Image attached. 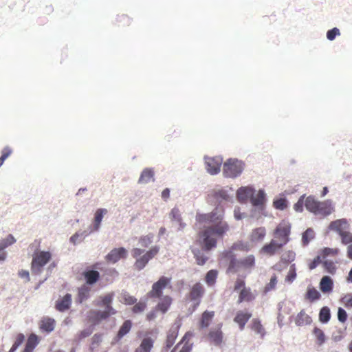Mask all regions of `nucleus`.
<instances>
[{
    "label": "nucleus",
    "mask_w": 352,
    "mask_h": 352,
    "mask_svg": "<svg viewBox=\"0 0 352 352\" xmlns=\"http://www.w3.org/2000/svg\"><path fill=\"white\" fill-rule=\"evenodd\" d=\"M295 324L297 326H304L310 324L312 322L311 318L305 312L304 309L301 310L295 318Z\"/></svg>",
    "instance_id": "27"
},
{
    "label": "nucleus",
    "mask_w": 352,
    "mask_h": 352,
    "mask_svg": "<svg viewBox=\"0 0 352 352\" xmlns=\"http://www.w3.org/2000/svg\"><path fill=\"white\" fill-rule=\"evenodd\" d=\"M320 294L314 287H309L306 293V298L313 302L320 298Z\"/></svg>",
    "instance_id": "44"
},
{
    "label": "nucleus",
    "mask_w": 352,
    "mask_h": 352,
    "mask_svg": "<svg viewBox=\"0 0 352 352\" xmlns=\"http://www.w3.org/2000/svg\"><path fill=\"white\" fill-rule=\"evenodd\" d=\"M154 170L151 168H144L140 174L138 179L139 184H147L151 181H154Z\"/></svg>",
    "instance_id": "29"
},
{
    "label": "nucleus",
    "mask_w": 352,
    "mask_h": 352,
    "mask_svg": "<svg viewBox=\"0 0 352 352\" xmlns=\"http://www.w3.org/2000/svg\"><path fill=\"white\" fill-rule=\"evenodd\" d=\"M55 320L49 318L43 317L39 322V328L41 331L50 333L52 332L55 327Z\"/></svg>",
    "instance_id": "22"
},
{
    "label": "nucleus",
    "mask_w": 352,
    "mask_h": 352,
    "mask_svg": "<svg viewBox=\"0 0 352 352\" xmlns=\"http://www.w3.org/2000/svg\"><path fill=\"white\" fill-rule=\"evenodd\" d=\"M319 204V201L316 199L313 196H309L305 201V206L310 212L314 213L316 207Z\"/></svg>",
    "instance_id": "38"
},
{
    "label": "nucleus",
    "mask_w": 352,
    "mask_h": 352,
    "mask_svg": "<svg viewBox=\"0 0 352 352\" xmlns=\"http://www.w3.org/2000/svg\"><path fill=\"white\" fill-rule=\"evenodd\" d=\"M347 314L346 312V311L340 307L338 308V320L342 323L345 322L347 320Z\"/></svg>",
    "instance_id": "63"
},
{
    "label": "nucleus",
    "mask_w": 352,
    "mask_h": 352,
    "mask_svg": "<svg viewBox=\"0 0 352 352\" xmlns=\"http://www.w3.org/2000/svg\"><path fill=\"white\" fill-rule=\"evenodd\" d=\"M107 213V210L104 208L98 209L95 213L94 227V230H98L100 228V223L104 214Z\"/></svg>",
    "instance_id": "39"
},
{
    "label": "nucleus",
    "mask_w": 352,
    "mask_h": 352,
    "mask_svg": "<svg viewBox=\"0 0 352 352\" xmlns=\"http://www.w3.org/2000/svg\"><path fill=\"white\" fill-rule=\"evenodd\" d=\"M171 278L166 276H161L159 280L154 283L152 289L148 292V296L151 298H160L162 297L163 290L170 286Z\"/></svg>",
    "instance_id": "8"
},
{
    "label": "nucleus",
    "mask_w": 352,
    "mask_h": 352,
    "mask_svg": "<svg viewBox=\"0 0 352 352\" xmlns=\"http://www.w3.org/2000/svg\"><path fill=\"white\" fill-rule=\"evenodd\" d=\"M323 266L325 269V270L331 274H333L336 273V267L335 265V263L331 261H325L322 263Z\"/></svg>",
    "instance_id": "58"
},
{
    "label": "nucleus",
    "mask_w": 352,
    "mask_h": 352,
    "mask_svg": "<svg viewBox=\"0 0 352 352\" xmlns=\"http://www.w3.org/2000/svg\"><path fill=\"white\" fill-rule=\"evenodd\" d=\"M334 210V208L332 204V201L327 199L324 201H319V204L316 207L314 212V214L320 215L322 217H325L331 214Z\"/></svg>",
    "instance_id": "13"
},
{
    "label": "nucleus",
    "mask_w": 352,
    "mask_h": 352,
    "mask_svg": "<svg viewBox=\"0 0 352 352\" xmlns=\"http://www.w3.org/2000/svg\"><path fill=\"white\" fill-rule=\"evenodd\" d=\"M222 258L228 263V272L236 273L241 269L240 259L236 258V255L231 250H226L222 253Z\"/></svg>",
    "instance_id": "10"
},
{
    "label": "nucleus",
    "mask_w": 352,
    "mask_h": 352,
    "mask_svg": "<svg viewBox=\"0 0 352 352\" xmlns=\"http://www.w3.org/2000/svg\"><path fill=\"white\" fill-rule=\"evenodd\" d=\"M349 225L345 219H337L331 221L329 226L331 230L336 231L339 235L349 229Z\"/></svg>",
    "instance_id": "18"
},
{
    "label": "nucleus",
    "mask_w": 352,
    "mask_h": 352,
    "mask_svg": "<svg viewBox=\"0 0 352 352\" xmlns=\"http://www.w3.org/2000/svg\"><path fill=\"white\" fill-rule=\"evenodd\" d=\"M25 340V336L23 333H18L16 336L15 340L10 349L9 352H14L19 346L22 344V343Z\"/></svg>",
    "instance_id": "49"
},
{
    "label": "nucleus",
    "mask_w": 352,
    "mask_h": 352,
    "mask_svg": "<svg viewBox=\"0 0 352 352\" xmlns=\"http://www.w3.org/2000/svg\"><path fill=\"white\" fill-rule=\"evenodd\" d=\"M38 344V339L36 335L32 333L28 338L25 349L23 352H33Z\"/></svg>",
    "instance_id": "36"
},
{
    "label": "nucleus",
    "mask_w": 352,
    "mask_h": 352,
    "mask_svg": "<svg viewBox=\"0 0 352 352\" xmlns=\"http://www.w3.org/2000/svg\"><path fill=\"white\" fill-rule=\"evenodd\" d=\"M229 250H231L232 252L234 250L247 252L249 250V246L247 243L239 241L233 243Z\"/></svg>",
    "instance_id": "46"
},
{
    "label": "nucleus",
    "mask_w": 352,
    "mask_h": 352,
    "mask_svg": "<svg viewBox=\"0 0 352 352\" xmlns=\"http://www.w3.org/2000/svg\"><path fill=\"white\" fill-rule=\"evenodd\" d=\"M314 333L317 339V343L318 345H322L325 342V336L324 332L317 327L314 330Z\"/></svg>",
    "instance_id": "56"
},
{
    "label": "nucleus",
    "mask_w": 352,
    "mask_h": 352,
    "mask_svg": "<svg viewBox=\"0 0 352 352\" xmlns=\"http://www.w3.org/2000/svg\"><path fill=\"white\" fill-rule=\"evenodd\" d=\"M342 303L346 307H352V294H347L342 298Z\"/></svg>",
    "instance_id": "64"
},
{
    "label": "nucleus",
    "mask_w": 352,
    "mask_h": 352,
    "mask_svg": "<svg viewBox=\"0 0 352 352\" xmlns=\"http://www.w3.org/2000/svg\"><path fill=\"white\" fill-rule=\"evenodd\" d=\"M251 317L252 314L250 312L239 310L236 312L234 321L239 325L240 330L242 331Z\"/></svg>",
    "instance_id": "16"
},
{
    "label": "nucleus",
    "mask_w": 352,
    "mask_h": 352,
    "mask_svg": "<svg viewBox=\"0 0 352 352\" xmlns=\"http://www.w3.org/2000/svg\"><path fill=\"white\" fill-rule=\"evenodd\" d=\"M91 287L87 285H82L78 289L77 302L82 303L87 300L90 296Z\"/></svg>",
    "instance_id": "31"
},
{
    "label": "nucleus",
    "mask_w": 352,
    "mask_h": 352,
    "mask_svg": "<svg viewBox=\"0 0 352 352\" xmlns=\"http://www.w3.org/2000/svg\"><path fill=\"white\" fill-rule=\"evenodd\" d=\"M180 326V324H174L168 330L166 340V347L167 348V350L174 344L175 340L178 336Z\"/></svg>",
    "instance_id": "17"
},
{
    "label": "nucleus",
    "mask_w": 352,
    "mask_h": 352,
    "mask_svg": "<svg viewBox=\"0 0 352 352\" xmlns=\"http://www.w3.org/2000/svg\"><path fill=\"white\" fill-rule=\"evenodd\" d=\"M208 338L210 342L219 346L223 342V332L220 328L210 330L208 333Z\"/></svg>",
    "instance_id": "28"
},
{
    "label": "nucleus",
    "mask_w": 352,
    "mask_h": 352,
    "mask_svg": "<svg viewBox=\"0 0 352 352\" xmlns=\"http://www.w3.org/2000/svg\"><path fill=\"white\" fill-rule=\"evenodd\" d=\"M243 164L236 159H228L223 166V173L226 177L234 178L243 171Z\"/></svg>",
    "instance_id": "6"
},
{
    "label": "nucleus",
    "mask_w": 352,
    "mask_h": 352,
    "mask_svg": "<svg viewBox=\"0 0 352 352\" xmlns=\"http://www.w3.org/2000/svg\"><path fill=\"white\" fill-rule=\"evenodd\" d=\"M206 168L210 175H216L220 171L222 159L219 157H206Z\"/></svg>",
    "instance_id": "12"
},
{
    "label": "nucleus",
    "mask_w": 352,
    "mask_h": 352,
    "mask_svg": "<svg viewBox=\"0 0 352 352\" xmlns=\"http://www.w3.org/2000/svg\"><path fill=\"white\" fill-rule=\"evenodd\" d=\"M333 287V283L329 276H325L322 278L320 283V289L322 292L327 293L331 292Z\"/></svg>",
    "instance_id": "35"
},
{
    "label": "nucleus",
    "mask_w": 352,
    "mask_h": 352,
    "mask_svg": "<svg viewBox=\"0 0 352 352\" xmlns=\"http://www.w3.org/2000/svg\"><path fill=\"white\" fill-rule=\"evenodd\" d=\"M111 316L106 311L91 310L88 312L89 320L94 324H98L100 321L107 319Z\"/></svg>",
    "instance_id": "15"
},
{
    "label": "nucleus",
    "mask_w": 352,
    "mask_h": 352,
    "mask_svg": "<svg viewBox=\"0 0 352 352\" xmlns=\"http://www.w3.org/2000/svg\"><path fill=\"white\" fill-rule=\"evenodd\" d=\"M296 258V252L293 250H285L280 256V261L285 264L293 262Z\"/></svg>",
    "instance_id": "42"
},
{
    "label": "nucleus",
    "mask_w": 352,
    "mask_h": 352,
    "mask_svg": "<svg viewBox=\"0 0 352 352\" xmlns=\"http://www.w3.org/2000/svg\"><path fill=\"white\" fill-rule=\"evenodd\" d=\"M16 241L14 237L12 234H9L6 239L0 240V251L3 250L9 245L14 243Z\"/></svg>",
    "instance_id": "48"
},
{
    "label": "nucleus",
    "mask_w": 352,
    "mask_h": 352,
    "mask_svg": "<svg viewBox=\"0 0 352 352\" xmlns=\"http://www.w3.org/2000/svg\"><path fill=\"white\" fill-rule=\"evenodd\" d=\"M122 302L127 305H134L137 302V298L127 292L122 294Z\"/></svg>",
    "instance_id": "51"
},
{
    "label": "nucleus",
    "mask_w": 352,
    "mask_h": 352,
    "mask_svg": "<svg viewBox=\"0 0 352 352\" xmlns=\"http://www.w3.org/2000/svg\"><path fill=\"white\" fill-rule=\"evenodd\" d=\"M284 246L276 239H272L261 248L260 253L267 256H273L278 254Z\"/></svg>",
    "instance_id": "11"
},
{
    "label": "nucleus",
    "mask_w": 352,
    "mask_h": 352,
    "mask_svg": "<svg viewBox=\"0 0 352 352\" xmlns=\"http://www.w3.org/2000/svg\"><path fill=\"white\" fill-rule=\"evenodd\" d=\"M218 272L215 270L208 271L205 277V281L208 286H213L217 278Z\"/></svg>",
    "instance_id": "43"
},
{
    "label": "nucleus",
    "mask_w": 352,
    "mask_h": 352,
    "mask_svg": "<svg viewBox=\"0 0 352 352\" xmlns=\"http://www.w3.org/2000/svg\"><path fill=\"white\" fill-rule=\"evenodd\" d=\"M339 252L338 248H324L321 251V256L324 258L329 256H336L339 254Z\"/></svg>",
    "instance_id": "54"
},
{
    "label": "nucleus",
    "mask_w": 352,
    "mask_h": 352,
    "mask_svg": "<svg viewBox=\"0 0 352 352\" xmlns=\"http://www.w3.org/2000/svg\"><path fill=\"white\" fill-rule=\"evenodd\" d=\"M101 298V304L97 303L96 305L100 306L102 305L105 307L106 311L109 312L111 315H115L116 314V310L111 306V303L113 298V294H108L104 296H100Z\"/></svg>",
    "instance_id": "20"
},
{
    "label": "nucleus",
    "mask_w": 352,
    "mask_h": 352,
    "mask_svg": "<svg viewBox=\"0 0 352 352\" xmlns=\"http://www.w3.org/2000/svg\"><path fill=\"white\" fill-rule=\"evenodd\" d=\"M224 209L221 206L216 207L212 212L205 214H197L196 221L200 223H211L210 226H217L221 223H228L223 220Z\"/></svg>",
    "instance_id": "3"
},
{
    "label": "nucleus",
    "mask_w": 352,
    "mask_h": 352,
    "mask_svg": "<svg viewBox=\"0 0 352 352\" xmlns=\"http://www.w3.org/2000/svg\"><path fill=\"white\" fill-rule=\"evenodd\" d=\"M278 280H277V276L276 274H274L268 283H267L264 287V292L267 293L276 288V284H277Z\"/></svg>",
    "instance_id": "53"
},
{
    "label": "nucleus",
    "mask_w": 352,
    "mask_h": 352,
    "mask_svg": "<svg viewBox=\"0 0 352 352\" xmlns=\"http://www.w3.org/2000/svg\"><path fill=\"white\" fill-rule=\"evenodd\" d=\"M160 302L156 305L157 310L160 311L162 313L165 314L170 308L173 299L169 296H164L161 297Z\"/></svg>",
    "instance_id": "26"
},
{
    "label": "nucleus",
    "mask_w": 352,
    "mask_h": 352,
    "mask_svg": "<svg viewBox=\"0 0 352 352\" xmlns=\"http://www.w3.org/2000/svg\"><path fill=\"white\" fill-rule=\"evenodd\" d=\"M241 269L251 270L255 267L256 260L253 254H250L240 259Z\"/></svg>",
    "instance_id": "32"
},
{
    "label": "nucleus",
    "mask_w": 352,
    "mask_h": 352,
    "mask_svg": "<svg viewBox=\"0 0 352 352\" xmlns=\"http://www.w3.org/2000/svg\"><path fill=\"white\" fill-rule=\"evenodd\" d=\"M266 229L265 227H258L252 230L249 239L252 243L262 242L266 236Z\"/></svg>",
    "instance_id": "19"
},
{
    "label": "nucleus",
    "mask_w": 352,
    "mask_h": 352,
    "mask_svg": "<svg viewBox=\"0 0 352 352\" xmlns=\"http://www.w3.org/2000/svg\"><path fill=\"white\" fill-rule=\"evenodd\" d=\"M250 329L256 333L260 335L261 338H263L265 335V330L261 322L258 318H254L250 326Z\"/></svg>",
    "instance_id": "34"
},
{
    "label": "nucleus",
    "mask_w": 352,
    "mask_h": 352,
    "mask_svg": "<svg viewBox=\"0 0 352 352\" xmlns=\"http://www.w3.org/2000/svg\"><path fill=\"white\" fill-rule=\"evenodd\" d=\"M194 254L196 258L197 263L199 265H203L208 259V258L199 251H197V252H195Z\"/></svg>",
    "instance_id": "62"
},
{
    "label": "nucleus",
    "mask_w": 352,
    "mask_h": 352,
    "mask_svg": "<svg viewBox=\"0 0 352 352\" xmlns=\"http://www.w3.org/2000/svg\"><path fill=\"white\" fill-rule=\"evenodd\" d=\"M102 341V334L101 333H96L91 338V344L90 346V349L91 351L94 350L96 348L100 346V343Z\"/></svg>",
    "instance_id": "52"
},
{
    "label": "nucleus",
    "mask_w": 352,
    "mask_h": 352,
    "mask_svg": "<svg viewBox=\"0 0 352 352\" xmlns=\"http://www.w3.org/2000/svg\"><path fill=\"white\" fill-rule=\"evenodd\" d=\"M291 226L289 223L282 221L280 223L273 232L274 239L285 245L290 241Z\"/></svg>",
    "instance_id": "7"
},
{
    "label": "nucleus",
    "mask_w": 352,
    "mask_h": 352,
    "mask_svg": "<svg viewBox=\"0 0 352 352\" xmlns=\"http://www.w3.org/2000/svg\"><path fill=\"white\" fill-rule=\"evenodd\" d=\"M274 208L278 210H284L287 208V201L285 199L280 198L274 201Z\"/></svg>",
    "instance_id": "61"
},
{
    "label": "nucleus",
    "mask_w": 352,
    "mask_h": 352,
    "mask_svg": "<svg viewBox=\"0 0 352 352\" xmlns=\"http://www.w3.org/2000/svg\"><path fill=\"white\" fill-rule=\"evenodd\" d=\"M72 304V295L67 294L56 302L55 308L61 312L69 309Z\"/></svg>",
    "instance_id": "23"
},
{
    "label": "nucleus",
    "mask_w": 352,
    "mask_h": 352,
    "mask_svg": "<svg viewBox=\"0 0 352 352\" xmlns=\"http://www.w3.org/2000/svg\"><path fill=\"white\" fill-rule=\"evenodd\" d=\"M131 327H132L131 321L129 320H125L123 322V324H122V326L120 327V328L118 332V334H117L118 338L120 339L123 336H124L126 334H127L130 331Z\"/></svg>",
    "instance_id": "41"
},
{
    "label": "nucleus",
    "mask_w": 352,
    "mask_h": 352,
    "mask_svg": "<svg viewBox=\"0 0 352 352\" xmlns=\"http://www.w3.org/2000/svg\"><path fill=\"white\" fill-rule=\"evenodd\" d=\"M147 307V303L144 301H139L135 302L131 308V311L134 314L143 313Z\"/></svg>",
    "instance_id": "45"
},
{
    "label": "nucleus",
    "mask_w": 352,
    "mask_h": 352,
    "mask_svg": "<svg viewBox=\"0 0 352 352\" xmlns=\"http://www.w3.org/2000/svg\"><path fill=\"white\" fill-rule=\"evenodd\" d=\"M331 318L330 309L327 307H323L319 314V319L323 322L326 323L329 322Z\"/></svg>",
    "instance_id": "47"
},
{
    "label": "nucleus",
    "mask_w": 352,
    "mask_h": 352,
    "mask_svg": "<svg viewBox=\"0 0 352 352\" xmlns=\"http://www.w3.org/2000/svg\"><path fill=\"white\" fill-rule=\"evenodd\" d=\"M127 256V250L124 248H114L106 255L107 262L116 263L122 258H125Z\"/></svg>",
    "instance_id": "14"
},
{
    "label": "nucleus",
    "mask_w": 352,
    "mask_h": 352,
    "mask_svg": "<svg viewBox=\"0 0 352 352\" xmlns=\"http://www.w3.org/2000/svg\"><path fill=\"white\" fill-rule=\"evenodd\" d=\"M160 248L155 245L146 251L142 256H140L144 252V250L138 248H133L132 256L136 259L134 263L135 268L138 270L144 269L148 261L158 254Z\"/></svg>",
    "instance_id": "2"
},
{
    "label": "nucleus",
    "mask_w": 352,
    "mask_h": 352,
    "mask_svg": "<svg viewBox=\"0 0 352 352\" xmlns=\"http://www.w3.org/2000/svg\"><path fill=\"white\" fill-rule=\"evenodd\" d=\"M234 290L235 292L239 291L238 303L251 302L256 298V295L252 292L251 288L245 287V282L241 278H236Z\"/></svg>",
    "instance_id": "5"
},
{
    "label": "nucleus",
    "mask_w": 352,
    "mask_h": 352,
    "mask_svg": "<svg viewBox=\"0 0 352 352\" xmlns=\"http://www.w3.org/2000/svg\"><path fill=\"white\" fill-rule=\"evenodd\" d=\"M153 344L154 340L151 338H144L135 352H151L153 347Z\"/></svg>",
    "instance_id": "30"
},
{
    "label": "nucleus",
    "mask_w": 352,
    "mask_h": 352,
    "mask_svg": "<svg viewBox=\"0 0 352 352\" xmlns=\"http://www.w3.org/2000/svg\"><path fill=\"white\" fill-rule=\"evenodd\" d=\"M153 234H148L147 235L142 236L139 239V243L141 246L144 248H147L149 245H151L153 242Z\"/></svg>",
    "instance_id": "50"
},
{
    "label": "nucleus",
    "mask_w": 352,
    "mask_h": 352,
    "mask_svg": "<svg viewBox=\"0 0 352 352\" xmlns=\"http://www.w3.org/2000/svg\"><path fill=\"white\" fill-rule=\"evenodd\" d=\"M82 275L88 285L96 283L100 278V274L96 270H86L82 273Z\"/></svg>",
    "instance_id": "33"
},
{
    "label": "nucleus",
    "mask_w": 352,
    "mask_h": 352,
    "mask_svg": "<svg viewBox=\"0 0 352 352\" xmlns=\"http://www.w3.org/2000/svg\"><path fill=\"white\" fill-rule=\"evenodd\" d=\"M250 198L252 205L255 206H263L265 201V195L263 190H260L256 195L253 193Z\"/></svg>",
    "instance_id": "37"
},
{
    "label": "nucleus",
    "mask_w": 352,
    "mask_h": 352,
    "mask_svg": "<svg viewBox=\"0 0 352 352\" xmlns=\"http://www.w3.org/2000/svg\"><path fill=\"white\" fill-rule=\"evenodd\" d=\"M12 151L9 146H6L1 151L0 157V167L3 164L5 160L11 155Z\"/></svg>",
    "instance_id": "59"
},
{
    "label": "nucleus",
    "mask_w": 352,
    "mask_h": 352,
    "mask_svg": "<svg viewBox=\"0 0 352 352\" xmlns=\"http://www.w3.org/2000/svg\"><path fill=\"white\" fill-rule=\"evenodd\" d=\"M170 217L172 221H175L179 225V229H183L186 224L182 222L181 213L177 208H173L170 213Z\"/></svg>",
    "instance_id": "40"
},
{
    "label": "nucleus",
    "mask_w": 352,
    "mask_h": 352,
    "mask_svg": "<svg viewBox=\"0 0 352 352\" xmlns=\"http://www.w3.org/2000/svg\"><path fill=\"white\" fill-rule=\"evenodd\" d=\"M340 236L341 237V243L343 245L352 244V233L346 230L342 232Z\"/></svg>",
    "instance_id": "57"
},
{
    "label": "nucleus",
    "mask_w": 352,
    "mask_h": 352,
    "mask_svg": "<svg viewBox=\"0 0 352 352\" xmlns=\"http://www.w3.org/2000/svg\"><path fill=\"white\" fill-rule=\"evenodd\" d=\"M314 237V231L311 228L307 229L302 234V241L303 245H307Z\"/></svg>",
    "instance_id": "55"
},
{
    "label": "nucleus",
    "mask_w": 352,
    "mask_h": 352,
    "mask_svg": "<svg viewBox=\"0 0 352 352\" xmlns=\"http://www.w3.org/2000/svg\"><path fill=\"white\" fill-rule=\"evenodd\" d=\"M192 336V335L190 332H186L182 338V341L176 345L171 352H175L182 343H184V344L181 349H179V352H190L192 349V344L189 343V340Z\"/></svg>",
    "instance_id": "21"
},
{
    "label": "nucleus",
    "mask_w": 352,
    "mask_h": 352,
    "mask_svg": "<svg viewBox=\"0 0 352 352\" xmlns=\"http://www.w3.org/2000/svg\"><path fill=\"white\" fill-rule=\"evenodd\" d=\"M254 192V189L249 186L241 187L236 192L237 199L241 202H245Z\"/></svg>",
    "instance_id": "25"
},
{
    "label": "nucleus",
    "mask_w": 352,
    "mask_h": 352,
    "mask_svg": "<svg viewBox=\"0 0 352 352\" xmlns=\"http://www.w3.org/2000/svg\"><path fill=\"white\" fill-rule=\"evenodd\" d=\"M52 254L47 251H40L33 255L31 263V271L33 274L38 275L43 271V267L51 260Z\"/></svg>",
    "instance_id": "4"
},
{
    "label": "nucleus",
    "mask_w": 352,
    "mask_h": 352,
    "mask_svg": "<svg viewBox=\"0 0 352 352\" xmlns=\"http://www.w3.org/2000/svg\"><path fill=\"white\" fill-rule=\"evenodd\" d=\"M214 311H204L201 314L199 320L200 327L202 329L208 327L214 317Z\"/></svg>",
    "instance_id": "24"
},
{
    "label": "nucleus",
    "mask_w": 352,
    "mask_h": 352,
    "mask_svg": "<svg viewBox=\"0 0 352 352\" xmlns=\"http://www.w3.org/2000/svg\"><path fill=\"white\" fill-rule=\"evenodd\" d=\"M205 294V288L200 283H196L190 289L188 298L190 301L195 302L192 311H195L201 303V298Z\"/></svg>",
    "instance_id": "9"
},
{
    "label": "nucleus",
    "mask_w": 352,
    "mask_h": 352,
    "mask_svg": "<svg viewBox=\"0 0 352 352\" xmlns=\"http://www.w3.org/2000/svg\"><path fill=\"white\" fill-rule=\"evenodd\" d=\"M296 277V268L295 265L293 264L291 265L290 269L288 272L287 275L286 276L285 280L292 283Z\"/></svg>",
    "instance_id": "60"
},
{
    "label": "nucleus",
    "mask_w": 352,
    "mask_h": 352,
    "mask_svg": "<svg viewBox=\"0 0 352 352\" xmlns=\"http://www.w3.org/2000/svg\"><path fill=\"white\" fill-rule=\"evenodd\" d=\"M229 230L228 223L206 226L198 232L197 240L204 250L210 251L217 247L218 239H223Z\"/></svg>",
    "instance_id": "1"
}]
</instances>
